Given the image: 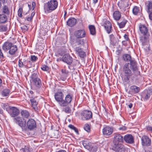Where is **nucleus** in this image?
<instances>
[{"mask_svg": "<svg viewBox=\"0 0 152 152\" xmlns=\"http://www.w3.org/2000/svg\"><path fill=\"white\" fill-rule=\"evenodd\" d=\"M140 11L139 7L135 6L132 9V12L134 15H137Z\"/></svg>", "mask_w": 152, "mask_h": 152, "instance_id": "obj_34", "label": "nucleus"}, {"mask_svg": "<svg viewBox=\"0 0 152 152\" xmlns=\"http://www.w3.org/2000/svg\"><path fill=\"white\" fill-rule=\"evenodd\" d=\"M61 72L63 74L65 77L66 76L68 73V71L66 69H62L61 70Z\"/></svg>", "mask_w": 152, "mask_h": 152, "instance_id": "obj_48", "label": "nucleus"}, {"mask_svg": "<svg viewBox=\"0 0 152 152\" xmlns=\"http://www.w3.org/2000/svg\"><path fill=\"white\" fill-rule=\"evenodd\" d=\"M32 18L31 16L26 18V20L28 21H31L32 19Z\"/></svg>", "mask_w": 152, "mask_h": 152, "instance_id": "obj_59", "label": "nucleus"}, {"mask_svg": "<svg viewBox=\"0 0 152 152\" xmlns=\"http://www.w3.org/2000/svg\"><path fill=\"white\" fill-rule=\"evenodd\" d=\"M10 112L11 113V114H19L20 111L16 107H12L10 109Z\"/></svg>", "mask_w": 152, "mask_h": 152, "instance_id": "obj_29", "label": "nucleus"}, {"mask_svg": "<svg viewBox=\"0 0 152 152\" xmlns=\"http://www.w3.org/2000/svg\"><path fill=\"white\" fill-rule=\"evenodd\" d=\"M28 112L26 110H23L21 112V114H28Z\"/></svg>", "mask_w": 152, "mask_h": 152, "instance_id": "obj_55", "label": "nucleus"}, {"mask_svg": "<svg viewBox=\"0 0 152 152\" xmlns=\"http://www.w3.org/2000/svg\"><path fill=\"white\" fill-rule=\"evenodd\" d=\"M144 49L146 51H148L150 50V47L149 45H148Z\"/></svg>", "mask_w": 152, "mask_h": 152, "instance_id": "obj_57", "label": "nucleus"}, {"mask_svg": "<svg viewBox=\"0 0 152 152\" xmlns=\"http://www.w3.org/2000/svg\"><path fill=\"white\" fill-rule=\"evenodd\" d=\"M18 65L19 67L22 68L24 66L23 61H21V59H19L18 61Z\"/></svg>", "mask_w": 152, "mask_h": 152, "instance_id": "obj_41", "label": "nucleus"}, {"mask_svg": "<svg viewBox=\"0 0 152 152\" xmlns=\"http://www.w3.org/2000/svg\"><path fill=\"white\" fill-rule=\"evenodd\" d=\"M23 63L24 64V66H25V67L27 68L28 66V59H24L23 60Z\"/></svg>", "mask_w": 152, "mask_h": 152, "instance_id": "obj_45", "label": "nucleus"}, {"mask_svg": "<svg viewBox=\"0 0 152 152\" xmlns=\"http://www.w3.org/2000/svg\"><path fill=\"white\" fill-rule=\"evenodd\" d=\"M72 99V95L68 94L65 97V100H64L62 107H64L69 104Z\"/></svg>", "mask_w": 152, "mask_h": 152, "instance_id": "obj_16", "label": "nucleus"}, {"mask_svg": "<svg viewBox=\"0 0 152 152\" xmlns=\"http://www.w3.org/2000/svg\"><path fill=\"white\" fill-rule=\"evenodd\" d=\"M130 91L133 94H136L140 91V88L135 86H132L130 87Z\"/></svg>", "mask_w": 152, "mask_h": 152, "instance_id": "obj_20", "label": "nucleus"}, {"mask_svg": "<svg viewBox=\"0 0 152 152\" xmlns=\"http://www.w3.org/2000/svg\"><path fill=\"white\" fill-rule=\"evenodd\" d=\"M123 59L126 62H130L126 63L123 67V74L121 76L124 85H126L130 82V79L133 81L135 76L138 75L139 72L138 70L135 61L132 59L129 55L126 54L123 55Z\"/></svg>", "mask_w": 152, "mask_h": 152, "instance_id": "obj_1", "label": "nucleus"}, {"mask_svg": "<svg viewBox=\"0 0 152 152\" xmlns=\"http://www.w3.org/2000/svg\"><path fill=\"white\" fill-rule=\"evenodd\" d=\"M113 140V144L121 143L123 141V137L120 134H115Z\"/></svg>", "mask_w": 152, "mask_h": 152, "instance_id": "obj_14", "label": "nucleus"}, {"mask_svg": "<svg viewBox=\"0 0 152 152\" xmlns=\"http://www.w3.org/2000/svg\"><path fill=\"white\" fill-rule=\"evenodd\" d=\"M65 107L63 109L62 111L66 113H70L71 111L70 108L67 106Z\"/></svg>", "mask_w": 152, "mask_h": 152, "instance_id": "obj_35", "label": "nucleus"}, {"mask_svg": "<svg viewBox=\"0 0 152 152\" xmlns=\"http://www.w3.org/2000/svg\"><path fill=\"white\" fill-rule=\"evenodd\" d=\"M2 49L5 52H8L11 57L14 56L18 50L16 45L8 41L4 43L2 46Z\"/></svg>", "mask_w": 152, "mask_h": 152, "instance_id": "obj_2", "label": "nucleus"}, {"mask_svg": "<svg viewBox=\"0 0 152 152\" xmlns=\"http://www.w3.org/2000/svg\"><path fill=\"white\" fill-rule=\"evenodd\" d=\"M7 25L0 24V32H3L7 31Z\"/></svg>", "mask_w": 152, "mask_h": 152, "instance_id": "obj_30", "label": "nucleus"}, {"mask_svg": "<svg viewBox=\"0 0 152 152\" xmlns=\"http://www.w3.org/2000/svg\"><path fill=\"white\" fill-rule=\"evenodd\" d=\"M75 51L76 52V53L77 54L83 50V49L81 48L80 47H75L74 48Z\"/></svg>", "mask_w": 152, "mask_h": 152, "instance_id": "obj_36", "label": "nucleus"}, {"mask_svg": "<svg viewBox=\"0 0 152 152\" xmlns=\"http://www.w3.org/2000/svg\"><path fill=\"white\" fill-rule=\"evenodd\" d=\"M27 126L28 129L30 131L36 130L37 126L36 121L32 118L28 120Z\"/></svg>", "mask_w": 152, "mask_h": 152, "instance_id": "obj_6", "label": "nucleus"}, {"mask_svg": "<svg viewBox=\"0 0 152 152\" xmlns=\"http://www.w3.org/2000/svg\"><path fill=\"white\" fill-rule=\"evenodd\" d=\"M31 79L33 84L37 88H39L41 87L42 85L41 81L40 79L37 77V75L35 73L32 74Z\"/></svg>", "mask_w": 152, "mask_h": 152, "instance_id": "obj_7", "label": "nucleus"}, {"mask_svg": "<svg viewBox=\"0 0 152 152\" xmlns=\"http://www.w3.org/2000/svg\"><path fill=\"white\" fill-rule=\"evenodd\" d=\"M58 5L57 0H50L45 5L44 10L45 12L49 13L56 9Z\"/></svg>", "mask_w": 152, "mask_h": 152, "instance_id": "obj_4", "label": "nucleus"}, {"mask_svg": "<svg viewBox=\"0 0 152 152\" xmlns=\"http://www.w3.org/2000/svg\"><path fill=\"white\" fill-rule=\"evenodd\" d=\"M10 91V90L9 89H4L1 92V95L4 97L7 96L9 95Z\"/></svg>", "mask_w": 152, "mask_h": 152, "instance_id": "obj_28", "label": "nucleus"}, {"mask_svg": "<svg viewBox=\"0 0 152 152\" xmlns=\"http://www.w3.org/2000/svg\"><path fill=\"white\" fill-rule=\"evenodd\" d=\"M68 127L69 128H70L72 129H75V127L74 126V125L71 124H69L68 126Z\"/></svg>", "mask_w": 152, "mask_h": 152, "instance_id": "obj_56", "label": "nucleus"}, {"mask_svg": "<svg viewBox=\"0 0 152 152\" xmlns=\"http://www.w3.org/2000/svg\"><path fill=\"white\" fill-rule=\"evenodd\" d=\"M86 35V32L84 29L76 31L74 33L75 36L78 38L84 37Z\"/></svg>", "mask_w": 152, "mask_h": 152, "instance_id": "obj_17", "label": "nucleus"}, {"mask_svg": "<svg viewBox=\"0 0 152 152\" xmlns=\"http://www.w3.org/2000/svg\"><path fill=\"white\" fill-rule=\"evenodd\" d=\"M152 95V89L145 90L141 94L142 98L144 101L148 100Z\"/></svg>", "mask_w": 152, "mask_h": 152, "instance_id": "obj_9", "label": "nucleus"}, {"mask_svg": "<svg viewBox=\"0 0 152 152\" xmlns=\"http://www.w3.org/2000/svg\"><path fill=\"white\" fill-rule=\"evenodd\" d=\"M76 20L74 18H69L67 22V25L70 26H72L76 23Z\"/></svg>", "mask_w": 152, "mask_h": 152, "instance_id": "obj_21", "label": "nucleus"}, {"mask_svg": "<svg viewBox=\"0 0 152 152\" xmlns=\"http://www.w3.org/2000/svg\"><path fill=\"white\" fill-rule=\"evenodd\" d=\"M83 144L85 148H88L89 147V143L87 141H84L83 142Z\"/></svg>", "mask_w": 152, "mask_h": 152, "instance_id": "obj_40", "label": "nucleus"}, {"mask_svg": "<svg viewBox=\"0 0 152 152\" xmlns=\"http://www.w3.org/2000/svg\"><path fill=\"white\" fill-rule=\"evenodd\" d=\"M142 144L144 146H150L151 143V139L147 136L144 135L141 138Z\"/></svg>", "mask_w": 152, "mask_h": 152, "instance_id": "obj_12", "label": "nucleus"}, {"mask_svg": "<svg viewBox=\"0 0 152 152\" xmlns=\"http://www.w3.org/2000/svg\"><path fill=\"white\" fill-rule=\"evenodd\" d=\"M55 98L60 106L62 107L64 101V95L61 92H58L55 94Z\"/></svg>", "mask_w": 152, "mask_h": 152, "instance_id": "obj_8", "label": "nucleus"}, {"mask_svg": "<svg viewBox=\"0 0 152 152\" xmlns=\"http://www.w3.org/2000/svg\"><path fill=\"white\" fill-rule=\"evenodd\" d=\"M84 44V42L83 39H79V38H77L75 42V45L74 47H78V46L80 47L81 45H83Z\"/></svg>", "mask_w": 152, "mask_h": 152, "instance_id": "obj_23", "label": "nucleus"}, {"mask_svg": "<svg viewBox=\"0 0 152 152\" xmlns=\"http://www.w3.org/2000/svg\"><path fill=\"white\" fill-rule=\"evenodd\" d=\"M119 129L122 130H125L126 129V127L125 126H123L122 127L119 128Z\"/></svg>", "mask_w": 152, "mask_h": 152, "instance_id": "obj_60", "label": "nucleus"}, {"mask_svg": "<svg viewBox=\"0 0 152 152\" xmlns=\"http://www.w3.org/2000/svg\"><path fill=\"white\" fill-rule=\"evenodd\" d=\"M30 101L31 102V104L34 109H36L37 107V103L34 99H31Z\"/></svg>", "mask_w": 152, "mask_h": 152, "instance_id": "obj_33", "label": "nucleus"}, {"mask_svg": "<svg viewBox=\"0 0 152 152\" xmlns=\"http://www.w3.org/2000/svg\"><path fill=\"white\" fill-rule=\"evenodd\" d=\"M88 113H91V114H92V113L91 111L90 110H85L83 111V113L82 114H88Z\"/></svg>", "mask_w": 152, "mask_h": 152, "instance_id": "obj_47", "label": "nucleus"}, {"mask_svg": "<svg viewBox=\"0 0 152 152\" xmlns=\"http://www.w3.org/2000/svg\"><path fill=\"white\" fill-rule=\"evenodd\" d=\"M32 10H33L34 8L35 5V3L34 2H33L32 3Z\"/></svg>", "mask_w": 152, "mask_h": 152, "instance_id": "obj_62", "label": "nucleus"}, {"mask_svg": "<svg viewBox=\"0 0 152 152\" xmlns=\"http://www.w3.org/2000/svg\"><path fill=\"white\" fill-rule=\"evenodd\" d=\"M127 22V21L126 20L121 18L120 20V22H118V25L120 28H123L124 27Z\"/></svg>", "mask_w": 152, "mask_h": 152, "instance_id": "obj_25", "label": "nucleus"}, {"mask_svg": "<svg viewBox=\"0 0 152 152\" xmlns=\"http://www.w3.org/2000/svg\"><path fill=\"white\" fill-rule=\"evenodd\" d=\"M62 60L69 65L71 64L73 61L72 58L68 54L64 55L62 57Z\"/></svg>", "mask_w": 152, "mask_h": 152, "instance_id": "obj_15", "label": "nucleus"}, {"mask_svg": "<svg viewBox=\"0 0 152 152\" xmlns=\"http://www.w3.org/2000/svg\"><path fill=\"white\" fill-rule=\"evenodd\" d=\"M110 40V41H111V42L112 43H115V42H116V39L115 37L113 38L112 39H111Z\"/></svg>", "mask_w": 152, "mask_h": 152, "instance_id": "obj_50", "label": "nucleus"}, {"mask_svg": "<svg viewBox=\"0 0 152 152\" xmlns=\"http://www.w3.org/2000/svg\"><path fill=\"white\" fill-rule=\"evenodd\" d=\"M1 11L3 14L5 15H9L10 13L8 7L6 5L2 7Z\"/></svg>", "mask_w": 152, "mask_h": 152, "instance_id": "obj_24", "label": "nucleus"}, {"mask_svg": "<svg viewBox=\"0 0 152 152\" xmlns=\"http://www.w3.org/2000/svg\"><path fill=\"white\" fill-rule=\"evenodd\" d=\"M112 149L116 152H124L125 148L121 143L113 144Z\"/></svg>", "mask_w": 152, "mask_h": 152, "instance_id": "obj_11", "label": "nucleus"}, {"mask_svg": "<svg viewBox=\"0 0 152 152\" xmlns=\"http://www.w3.org/2000/svg\"><path fill=\"white\" fill-rule=\"evenodd\" d=\"M44 71H48L49 69V68L47 65H44L41 68Z\"/></svg>", "mask_w": 152, "mask_h": 152, "instance_id": "obj_43", "label": "nucleus"}, {"mask_svg": "<svg viewBox=\"0 0 152 152\" xmlns=\"http://www.w3.org/2000/svg\"><path fill=\"white\" fill-rule=\"evenodd\" d=\"M3 85V82L2 79L0 78V88H1Z\"/></svg>", "mask_w": 152, "mask_h": 152, "instance_id": "obj_63", "label": "nucleus"}, {"mask_svg": "<svg viewBox=\"0 0 152 152\" xmlns=\"http://www.w3.org/2000/svg\"><path fill=\"white\" fill-rule=\"evenodd\" d=\"M139 28L141 34L143 36L141 37L140 40L144 44L147 41L148 38L150 35L149 33L148 28L144 25L140 24Z\"/></svg>", "mask_w": 152, "mask_h": 152, "instance_id": "obj_3", "label": "nucleus"}, {"mask_svg": "<svg viewBox=\"0 0 152 152\" xmlns=\"http://www.w3.org/2000/svg\"><path fill=\"white\" fill-rule=\"evenodd\" d=\"M23 12V9L21 8H20L18 9V15L19 17H21L22 16V12Z\"/></svg>", "mask_w": 152, "mask_h": 152, "instance_id": "obj_42", "label": "nucleus"}, {"mask_svg": "<svg viewBox=\"0 0 152 152\" xmlns=\"http://www.w3.org/2000/svg\"><path fill=\"white\" fill-rule=\"evenodd\" d=\"M146 9L147 12L149 13L152 11V1H148L145 3Z\"/></svg>", "mask_w": 152, "mask_h": 152, "instance_id": "obj_19", "label": "nucleus"}, {"mask_svg": "<svg viewBox=\"0 0 152 152\" xmlns=\"http://www.w3.org/2000/svg\"><path fill=\"white\" fill-rule=\"evenodd\" d=\"M113 17L115 20H119L121 17L120 12L118 11H115L113 13Z\"/></svg>", "mask_w": 152, "mask_h": 152, "instance_id": "obj_27", "label": "nucleus"}, {"mask_svg": "<svg viewBox=\"0 0 152 152\" xmlns=\"http://www.w3.org/2000/svg\"><path fill=\"white\" fill-rule=\"evenodd\" d=\"M8 150L6 149H4L3 151H2V152H8Z\"/></svg>", "mask_w": 152, "mask_h": 152, "instance_id": "obj_64", "label": "nucleus"}, {"mask_svg": "<svg viewBox=\"0 0 152 152\" xmlns=\"http://www.w3.org/2000/svg\"><path fill=\"white\" fill-rule=\"evenodd\" d=\"M127 4V2L126 0H121L120 1L118 2V5L119 6L122 7H126Z\"/></svg>", "mask_w": 152, "mask_h": 152, "instance_id": "obj_31", "label": "nucleus"}, {"mask_svg": "<svg viewBox=\"0 0 152 152\" xmlns=\"http://www.w3.org/2000/svg\"><path fill=\"white\" fill-rule=\"evenodd\" d=\"M82 119L83 120H87L92 117V115H81Z\"/></svg>", "mask_w": 152, "mask_h": 152, "instance_id": "obj_32", "label": "nucleus"}, {"mask_svg": "<svg viewBox=\"0 0 152 152\" xmlns=\"http://www.w3.org/2000/svg\"><path fill=\"white\" fill-rule=\"evenodd\" d=\"M124 140L126 142L132 144L134 142V139L131 134H127L125 135L124 137Z\"/></svg>", "mask_w": 152, "mask_h": 152, "instance_id": "obj_18", "label": "nucleus"}, {"mask_svg": "<svg viewBox=\"0 0 152 152\" xmlns=\"http://www.w3.org/2000/svg\"><path fill=\"white\" fill-rule=\"evenodd\" d=\"M113 131V129L112 127L109 126H106L103 129L102 132L103 135L107 137L112 134Z\"/></svg>", "mask_w": 152, "mask_h": 152, "instance_id": "obj_13", "label": "nucleus"}, {"mask_svg": "<svg viewBox=\"0 0 152 152\" xmlns=\"http://www.w3.org/2000/svg\"><path fill=\"white\" fill-rule=\"evenodd\" d=\"M21 28L25 31H27L28 29V27L25 25L23 26Z\"/></svg>", "mask_w": 152, "mask_h": 152, "instance_id": "obj_52", "label": "nucleus"}, {"mask_svg": "<svg viewBox=\"0 0 152 152\" xmlns=\"http://www.w3.org/2000/svg\"><path fill=\"white\" fill-rule=\"evenodd\" d=\"M21 152H28V147H25L24 148H22L20 150Z\"/></svg>", "mask_w": 152, "mask_h": 152, "instance_id": "obj_46", "label": "nucleus"}, {"mask_svg": "<svg viewBox=\"0 0 152 152\" xmlns=\"http://www.w3.org/2000/svg\"><path fill=\"white\" fill-rule=\"evenodd\" d=\"M102 26H103L108 34H110L112 30V25L110 22L107 19L102 20Z\"/></svg>", "mask_w": 152, "mask_h": 152, "instance_id": "obj_10", "label": "nucleus"}, {"mask_svg": "<svg viewBox=\"0 0 152 152\" xmlns=\"http://www.w3.org/2000/svg\"><path fill=\"white\" fill-rule=\"evenodd\" d=\"M149 14V16L150 19L152 20V11Z\"/></svg>", "mask_w": 152, "mask_h": 152, "instance_id": "obj_61", "label": "nucleus"}, {"mask_svg": "<svg viewBox=\"0 0 152 152\" xmlns=\"http://www.w3.org/2000/svg\"><path fill=\"white\" fill-rule=\"evenodd\" d=\"M88 28L90 34L93 35H94L96 34L95 27L94 25H89Z\"/></svg>", "mask_w": 152, "mask_h": 152, "instance_id": "obj_26", "label": "nucleus"}, {"mask_svg": "<svg viewBox=\"0 0 152 152\" xmlns=\"http://www.w3.org/2000/svg\"><path fill=\"white\" fill-rule=\"evenodd\" d=\"M28 63L27 68H30L33 65V62L30 58L28 59Z\"/></svg>", "mask_w": 152, "mask_h": 152, "instance_id": "obj_37", "label": "nucleus"}, {"mask_svg": "<svg viewBox=\"0 0 152 152\" xmlns=\"http://www.w3.org/2000/svg\"><path fill=\"white\" fill-rule=\"evenodd\" d=\"M124 39H125L126 40L128 41L129 40V38L128 37V36L127 35L125 34L124 35Z\"/></svg>", "mask_w": 152, "mask_h": 152, "instance_id": "obj_54", "label": "nucleus"}, {"mask_svg": "<svg viewBox=\"0 0 152 152\" xmlns=\"http://www.w3.org/2000/svg\"><path fill=\"white\" fill-rule=\"evenodd\" d=\"M0 58L1 60H3L4 58L3 53L1 49H0Z\"/></svg>", "mask_w": 152, "mask_h": 152, "instance_id": "obj_49", "label": "nucleus"}, {"mask_svg": "<svg viewBox=\"0 0 152 152\" xmlns=\"http://www.w3.org/2000/svg\"><path fill=\"white\" fill-rule=\"evenodd\" d=\"M12 117L14 118V119L15 121L20 126L22 129L25 126V121L23 118V115H12Z\"/></svg>", "mask_w": 152, "mask_h": 152, "instance_id": "obj_5", "label": "nucleus"}, {"mask_svg": "<svg viewBox=\"0 0 152 152\" xmlns=\"http://www.w3.org/2000/svg\"><path fill=\"white\" fill-rule=\"evenodd\" d=\"M3 106L4 108H6V109H7L8 107L7 104V103H3Z\"/></svg>", "mask_w": 152, "mask_h": 152, "instance_id": "obj_58", "label": "nucleus"}, {"mask_svg": "<svg viewBox=\"0 0 152 152\" xmlns=\"http://www.w3.org/2000/svg\"><path fill=\"white\" fill-rule=\"evenodd\" d=\"M7 16L4 14H0V24L4 23L7 21Z\"/></svg>", "mask_w": 152, "mask_h": 152, "instance_id": "obj_22", "label": "nucleus"}, {"mask_svg": "<svg viewBox=\"0 0 152 152\" xmlns=\"http://www.w3.org/2000/svg\"><path fill=\"white\" fill-rule=\"evenodd\" d=\"M147 130L148 131H150L151 132H152V127L148 126H147L146 127Z\"/></svg>", "mask_w": 152, "mask_h": 152, "instance_id": "obj_53", "label": "nucleus"}, {"mask_svg": "<svg viewBox=\"0 0 152 152\" xmlns=\"http://www.w3.org/2000/svg\"><path fill=\"white\" fill-rule=\"evenodd\" d=\"M96 107H93V110H92V111L94 113H96V114H97L98 113V112L96 110Z\"/></svg>", "mask_w": 152, "mask_h": 152, "instance_id": "obj_51", "label": "nucleus"}, {"mask_svg": "<svg viewBox=\"0 0 152 152\" xmlns=\"http://www.w3.org/2000/svg\"><path fill=\"white\" fill-rule=\"evenodd\" d=\"M77 55L80 58H83L86 56V54L85 52L83 51V50L80 52Z\"/></svg>", "mask_w": 152, "mask_h": 152, "instance_id": "obj_38", "label": "nucleus"}, {"mask_svg": "<svg viewBox=\"0 0 152 152\" xmlns=\"http://www.w3.org/2000/svg\"><path fill=\"white\" fill-rule=\"evenodd\" d=\"M84 129L87 132H89L90 131V128L89 125L88 124H86L84 127Z\"/></svg>", "mask_w": 152, "mask_h": 152, "instance_id": "obj_39", "label": "nucleus"}, {"mask_svg": "<svg viewBox=\"0 0 152 152\" xmlns=\"http://www.w3.org/2000/svg\"><path fill=\"white\" fill-rule=\"evenodd\" d=\"M38 59L37 57V56H36L34 55H32L31 56V60L35 62L36 61V60Z\"/></svg>", "mask_w": 152, "mask_h": 152, "instance_id": "obj_44", "label": "nucleus"}]
</instances>
